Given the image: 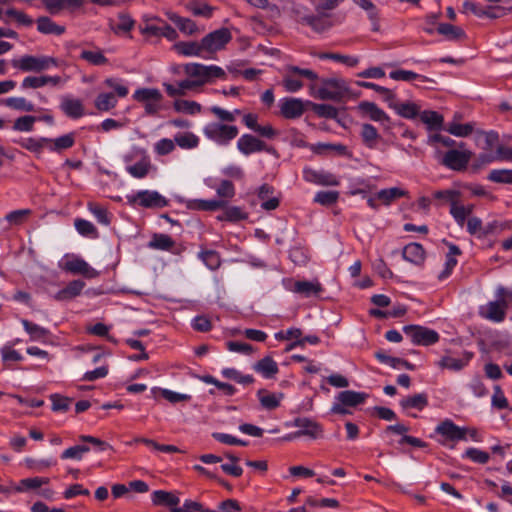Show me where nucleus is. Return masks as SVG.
Listing matches in <instances>:
<instances>
[{"instance_id": "1", "label": "nucleus", "mask_w": 512, "mask_h": 512, "mask_svg": "<svg viewBox=\"0 0 512 512\" xmlns=\"http://www.w3.org/2000/svg\"><path fill=\"white\" fill-rule=\"evenodd\" d=\"M183 71L187 76L184 84L190 90H196L207 83H211L214 79H225V71L217 65H204L200 63H188L183 67Z\"/></svg>"}, {"instance_id": "2", "label": "nucleus", "mask_w": 512, "mask_h": 512, "mask_svg": "<svg viewBox=\"0 0 512 512\" xmlns=\"http://www.w3.org/2000/svg\"><path fill=\"white\" fill-rule=\"evenodd\" d=\"M310 84V94L320 100L342 101L350 93L348 82L341 77H329L319 79Z\"/></svg>"}, {"instance_id": "3", "label": "nucleus", "mask_w": 512, "mask_h": 512, "mask_svg": "<svg viewBox=\"0 0 512 512\" xmlns=\"http://www.w3.org/2000/svg\"><path fill=\"white\" fill-rule=\"evenodd\" d=\"M239 133L238 127L222 122H211L204 126L203 134L218 145H228Z\"/></svg>"}, {"instance_id": "4", "label": "nucleus", "mask_w": 512, "mask_h": 512, "mask_svg": "<svg viewBox=\"0 0 512 512\" xmlns=\"http://www.w3.org/2000/svg\"><path fill=\"white\" fill-rule=\"evenodd\" d=\"M11 64L23 72H41L51 66H57V61L49 56L24 55L19 59H13Z\"/></svg>"}, {"instance_id": "5", "label": "nucleus", "mask_w": 512, "mask_h": 512, "mask_svg": "<svg viewBox=\"0 0 512 512\" xmlns=\"http://www.w3.org/2000/svg\"><path fill=\"white\" fill-rule=\"evenodd\" d=\"M133 99L143 104L147 115L154 116L162 109L163 95L156 88H139L134 92Z\"/></svg>"}, {"instance_id": "6", "label": "nucleus", "mask_w": 512, "mask_h": 512, "mask_svg": "<svg viewBox=\"0 0 512 512\" xmlns=\"http://www.w3.org/2000/svg\"><path fill=\"white\" fill-rule=\"evenodd\" d=\"M231 39V32L227 28H220L203 37L201 45L207 59L211 58L217 51L224 49Z\"/></svg>"}, {"instance_id": "7", "label": "nucleus", "mask_w": 512, "mask_h": 512, "mask_svg": "<svg viewBox=\"0 0 512 512\" xmlns=\"http://www.w3.org/2000/svg\"><path fill=\"white\" fill-rule=\"evenodd\" d=\"M296 76L307 78L312 82L318 80V74L311 69L289 66L282 80V85L287 92L295 93L303 88V82Z\"/></svg>"}, {"instance_id": "8", "label": "nucleus", "mask_w": 512, "mask_h": 512, "mask_svg": "<svg viewBox=\"0 0 512 512\" xmlns=\"http://www.w3.org/2000/svg\"><path fill=\"white\" fill-rule=\"evenodd\" d=\"M127 202L132 206L143 208H164L168 200L157 191L141 190L127 196Z\"/></svg>"}, {"instance_id": "9", "label": "nucleus", "mask_w": 512, "mask_h": 512, "mask_svg": "<svg viewBox=\"0 0 512 512\" xmlns=\"http://www.w3.org/2000/svg\"><path fill=\"white\" fill-rule=\"evenodd\" d=\"M403 332L410 338L414 345L430 346L439 341L437 331L420 325H407L403 327Z\"/></svg>"}, {"instance_id": "10", "label": "nucleus", "mask_w": 512, "mask_h": 512, "mask_svg": "<svg viewBox=\"0 0 512 512\" xmlns=\"http://www.w3.org/2000/svg\"><path fill=\"white\" fill-rule=\"evenodd\" d=\"M471 156L472 153L469 150L450 149L442 155L439 161L451 170L462 171L466 169Z\"/></svg>"}, {"instance_id": "11", "label": "nucleus", "mask_w": 512, "mask_h": 512, "mask_svg": "<svg viewBox=\"0 0 512 512\" xmlns=\"http://www.w3.org/2000/svg\"><path fill=\"white\" fill-rule=\"evenodd\" d=\"M296 15L301 24L311 27L317 33L325 32L333 26L329 12L301 15L297 9Z\"/></svg>"}, {"instance_id": "12", "label": "nucleus", "mask_w": 512, "mask_h": 512, "mask_svg": "<svg viewBox=\"0 0 512 512\" xmlns=\"http://www.w3.org/2000/svg\"><path fill=\"white\" fill-rule=\"evenodd\" d=\"M303 178L306 182L313 183L321 186H338L340 184L339 178L326 170H316L311 167L303 169Z\"/></svg>"}, {"instance_id": "13", "label": "nucleus", "mask_w": 512, "mask_h": 512, "mask_svg": "<svg viewBox=\"0 0 512 512\" xmlns=\"http://www.w3.org/2000/svg\"><path fill=\"white\" fill-rule=\"evenodd\" d=\"M293 425L295 427H298L299 430L294 432L292 435H290L288 437V439L297 438V437H301V436H308L312 439H317V438L322 437V435H323L322 426L310 418H306V417L296 418L294 420Z\"/></svg>"}, {"instance_id": "14", "label": "nucleus", "mask_w": 512, "mask_h": 512, "mask_svg": "<svg viewBox=\"0 0 512 512\" xmlns=\"http://www.w3.org/2000/svg\"><path fill=\"white\" fill-rule=\"evenodd\" d=\"M238 150L244 155H250L255 152L266 151L274 153V148L268 146L264 141L251 134H243L237 141Z\"/></svg>"}, {"instance_id": "15", "label": "nucleus", "mask_w": 512, "mask_h": 512, "mask_svg": "<svg viewBox=\"0 0 512 512\" xmlns=\"http://www.w3.org/2000/svg\"><path fill=\"white\" fill-rule=\"evenodd\" d=\"M435 432L443 437L440 442L446 444L447 442H456L466 439L465 429L457 426L453 421L446 419L437 425Z\"/></svg>"}, {"instance_id": "16", "label": "nucleus", "mask_w": 512, "mask_h": 512, "mask_svg": "<svg viewBox=\"0 0 512 512\" xmlns=\"http://www.w3.org/2000/svg\"><path fill=\"white\" fill-rule=\"evenodd\" d=\"M61 111L69 118L78 119L85 115V107L82 100L65 95L60 102Z\"/></svg>"}, {"instance_id": "17", "label": "nucleus", "mask_w": 512, "mask_h": 512, "mask_svg": "<svg viewBox=\"0 0 512 512\" xmlns=\"http://www.w3.org/2000/svg\"><path fill=\"white\" fill-rule=\"evenodd\" d=\"M304 111V103L299 98H283L280 100V113L286 119L299 118Z\"/></svg>"}, {"instance_id": "18", "label": "nucleus", "mask_w": 512, "mask_h": 512, "mask_svg": "<svg viewBox=\"0 0 512 512\" xmlns=\"http://www.w3.org/2000/svg\"><path fill=\"white\" fill-rule=\"evenodd\" d=\"M63 269L72 274L83 275L89 279L96 278L99 275V273L82 258H73L67 260Z\"/></svg>"}, {"instance_id": "19", "label": "nucleus", "mask_w": 512, "mask_h": 512, "mask_svg": "<svg viewBox=\"0 0 512 512\" xmlns=\"http://www.w3.org/2000/svg\"><path fill=\"white\" fill-rule=\"evenodd\" d=\"M43 6L51 15H58L63 10L74 11L80 8L84 0H42Z\"/></svg>"}, {"instance_id": "20", "label": "nucleus", "mask_w": 512, "mask_h": 512, "mask_svg": "<svg viewBox=\"0 0 512 512\" xmlns=\"http://www.w3.org/2000/svg\"><path fill=\"white\" fill-rule=\"evenodd\" d=\"M174 49L178 54L183 56H197L207 59V55L204 54L202 49L201 41H181L174 45Z\"/></svg>"}, {"instance_id": "21", "label": "nucleus", "mask_w": 512, "mask_h": 512, "mask_svg": "<svg viewBox=\"0 0 512 512\" xmlns=\"http://www.w3.org/2000/svg\"><path fill=\"white\" fill-rule=\"evenodd\" d=\"M358 109L363 115L367 116L372 121L385 122L389 120L388 115L373 102H360Z\"/></svg>"}, {"instance_id": "22", "label": "nucleus", "mask_w": 512, "mask_h": 512, "mask_svg": "<svg viewBox=\"0 0 512 512\" xmlns=\"http://www.w3.org/2000/svg\"><path fill=\"white\" fill-rule=\"evenodd\" d=\"M289 290L304 297H310L319 294L323 289L318 281H295Z\"/></svg>"}, {"instance_id": "23", "label": "nucleus", "mask_w": 512, "mask_h": 512, "mask_svg": "<svg viewBox=\"0 0 512 512\" xmlns=\"http://www.w3.org/2000/svg\"><path fill=\"white\" fill-rule=\"evenodd\" d=\"M37 30L44 35H62L65 32V27L58 25L48 16H40L36 20Z\"/></svg>"}, {"instance_id": "24", "label": "nucleus", "mask_w": 512, "mask_h": 512, "mask_svg": "<svg viewBox=\"0 0 512 512\" xmlns=\"http://www.w3.org/2000/svg\"><path fill=\"white\" fill-rule=\"evenodd\" d=\"M85 283L82 280H73L65 288L59 290L54 299L57 301L71 300L81 294Z\"/></svg>"}, {"instance_id": "25", "label": "nucleus", "mask_w": 512, "mask_h": 512, "mask_svg": "<svg viewBox=\"0 0 512 512\" xmlns=\"http://www.w3.org/2000/svg\"><path fill=\"white\" fill-rule=\"evenodd\" d=\"M152 502L155 505H167L172 512H175L180 504V498L171 492L156 490L152 493Z\"/></svg>"}, {"instance_id": "26", "label": "nucleus", "mask_w": 512, "mask_h": 512, "mask_svg": "<svg viewBox=\"0 0 512 512\" xmlns=\"http://www.w3.org/2000/svg\"><path fill=\"white\" fill-rule=\"evenodd\" d=\"M472 356H473V354L469 353V352L465 353V358H463V359H457V358H453L450 356H443L437 362V365H438V367H440L442 369H449L451 371L457 372V371L462 370L464 367H466L468 365Z\"/></svg>"}, {"instance_id": "27", "label": "nucleus", "mask_w": 512, "mask_h": 512, "mask_svg": "<svg viewBox=\"0 0 512 512\" xmlns=\"http://www.w3.org/2000/svg\"><path fill=\"white\" fill-rule=\"evenodd\" d=\"M253 369L266 379L273 378L279 371L277 363L270 356L257 361L253 365Z\"/></svg>"}, {"instance_id": "28", "label": "nucleus", "mask_w": 512, "mask_h": 512, "mask_svg": "<svg viewBox=\"0 0 512 512\" xmlns=\"http://www.w3.org/2000/svg\"><path fill=\"white\" fill-rule=\"evenodd\" d=\"M402 255L406 261L418 265L425 259V250L419 243H409L404 247Z\"/></svg>"}, {"instance_id": "29", "label": "nucleus", "mask_w": 512, "mask_h": 512, "mask_svg": "<svg viewBox=\"0 0 512 512\" xmlns=\"http://www.w3.org/2000/svg\"><path fill=\"white\" fill-rule=\"evenodd\" d=\"M368 394L353 390H345L338 394L337 400L348 407H355L365 402Z\"/></svg>"}, {"instance_id": "30", "label": "nucleus", "mask_w": 512, "mask_h": 512, "mask_svg": "<svg viewBox=\"0 0 512 512\" xmlns=\"http://www.w3.org/2000/svg\"><path fill=\"white\" fill-rule=\"evenodd\" d=\"M472 211L473 205H463L456 200H452L450 205V214L453 216L459 226H464L466 219L470 216Z\"/></svg>"}, {"instance_id": "31", "label": "nucleus", "mask_w": 512, "mask_h": 512, "mask_svg": "<svg viewBox=\"0 0 512 512\" xmlns=\"http://www.w3.org/2000/svg\"><path fill=\"white\" fill-rule=\"evenodd\" d=\"M260 404L267 410H273L280 406L283 399V393H270L267 390L260 389L257 393Z\"/></svg>"}, {"instance_id": "32", "label": "nucleus", "mask_w": 512, "mask_h": 512, "mask_svg": "<svg viewBox=\"0 0 512 512\" xmlns=\"http://www.w3.org/2000/svg\"><path fill=\"white\" fill-rule=\"evenodd\" d=\"M167 15L169 20L172 21L182 33L193 35L198 32L197 25L193 20L181 17L176 13H168Z\"/></svg>"}, {"instance_id": "33", "label": "nucleus", "mask_w": 512, "mask_h": 512, "mask_svg": "<svg viewBox=\"0 0 512 512\" xmlns=\"http://www.w3.org/2000/svg\"><path fill=\"white\" fill-rule=\"evenodd\" d=\"M74 143V134L69 133L55 139L48 138L47 149L52 152H61L63 150L71 148L74 145Z\"/></svg>"}, {"instance_id": "34", "label": "nucleus", "mask_w": 512, "mask_h": 512, "mask_svg": "<svg viewBox=\"0 0 512 512\" xmlns=\"http://www.w3.org/2000/svg\"><path fill=\"white\" fill-rule=\"evenodd\" d=\"M505 311L506 308L500 302L491 301L485 306L482 315L489 320L501 322L505 318Z\"/></svg>"}, {"instance_id": "35", "label": "nucleus", "mask_w": 512, "mask_h": 512, "mask_svg": "<svg viewBox=\"0 0 512 512\" xmlns=\"http://www.w3.org/2000/svg\"><path fill=\"white\" fill-rule=\"evenodd\" d=\"M428 405V398L425 393H419L412 396H408L403 398L400 401V406L407 410V409H417V410H423Z\"/></svg>"}, {"instance_id": "36", "label": "nucleus", "mask_w": 512, "mask_h": 512, "mask_svg": "<svg viewBox=\"0 0 512 512\" xmlns=\"http://www.w3.org/2000/svg\"><path fill=\"white\" fill-rule=\"evenodd\" d=\"M437 31L439 34L445 36L451 41L463 40L466 38V33L462 28L448 23H440L437 27Z\"/></svg>"}, {"instance_id": "37", "label": "nucleus", "mask_w": 512, "mask_h": 512, "mask_svg": "<svg viewBox=\"0 0 512 512\" xmlns=\"http://www.w3.org/2000/svg\"><path fill=\"white\" fill-rule=\"evenodd\" d=\"M226 204L223 200H201V199H195L191 200L189 202L188 207L194 210L199 211H216L222 207H224Z\"/></svg>"}, {"instance_id": "38", "label": "nucleus", "mask_w": 512, "mask_h": 512, "mask_svg": "<svg viewBox=\"0 0 512 512\" xmlns=\"http://www.w3.org/2000/svg\"><path fill=\"white\" fill-rule=\"evenodd\" d=\"M175 242L167 234H154L148 243V247L155 250L169 251Z\"/></svg>"}, {"instance_id": "39", "label": "nucleus", "mask_w": 512, "mask_h": 512, "mask_svg": "<svg viewBox=\"0 0 512 512\" xmlns=\"http://www.w3.org/2000/svg\"><path fill=\"white\" fill-rule=\"evenodd\" d=\"M187 9L194 15L204 18H211L215 10L214 7L210 6L206 2L194 0L187 4Z\"/></svg>"}, {"instance_id": "40", "label": "nucleus", "mask_w": 512, "mask_h": 512, "mask_svg": "<svg viewBox=\"0 0 512 512\" xmlns=\"http://www.w3.org/2000/svg\"><path fill=\"white\" fill-rule=\"evenodd\" d=\"M3 104L11 109L24 112L35 111V106L32 102L24 97H9L3 101Z\"/></svg>"}, {"instance_id": "41", "label": "nucleus", "mask_w": 512, "mask_h": 512, "mask_svg": "<svg viewBox=\"0 0 512 512\" xmlns=\"http://www.w3.org/2000/svg\"><path fill=\"white\" fill-rule=\"evenodd\" d=\"M407 192L403 189L392 187L388 189H382L376 194V198L382 201L385 205H390L394 200L404 197Z\"/></svg>"}, {"instance_id": "42", "label": "nucleus", "mask_w": 512, "mask_h": 512, "mask_svg": "<svg viewBox=\"0 0 512 512\" xmlns=\"http://www.w3.org/2000/svg\"><path fill=\"white\" fill-rule=\"evenodd\" d=\"M174 141L182 149H194L199 145L198 136L192 132L177 133Z\"/></svg>"}, {"instance_id": "43", "label": "nucleus", "mask_w": 512, "mask_h": 512, "mask_svg": "<svg viewBox=\"0 0 512 512\" xmlns=\"http://www.w3.org/2000/svg\"><path fill=\"white\" fill-rule=\"evenodd\" d=\"M175 111L195 115L201 112V105L196 101L178 99L173 103Z\"/></svg>"}, {"instance_id": "44", "label": "nucleus", "mask_w": 512, "mask_h": 512, "mask_svg": "<svg viewBox=\"0 0 512 512\" xmlns=\"http://www.w3.org/2000/svg\"><path fill=\"white\" fill-rule=\"evenodd\" d=\"M389 105L394 108L400 116L407 119H413L419 114V106L412 102L400 104H393V102H390Z\"/></svg>"}, {"instance_id": "45", "label": "nucleus", "mask_w": 512, "mask_h": 512, "mask_svg": "<svg viewBox=\"0 0 512 512\" xmlns=\"http://www.w3.org/2000/svg\"><path fill=\"white\" fill-rule=\"evenodd\" d=\"M150 169H151L150 160L147 157H144L139 162L128 166L127 172L134 178L141 179L148 175Z\"/></svg>"}, {"instance_id": "46", "label": "nucleus", "mask_w": 512, "mask_h": 512, "mask_svg": "<svg viewBox=\"0 0 512 512\" xmlns=\"http://www.w3.org/2000/svg\"><path fill=\"white\" fill-rule=\"evenodd\" d=\"M361 137L368 148H375L379 133L373 125L365 123L361 127Z\"/></svg>"}, {"instance_id": "47", "label": "nucleus", "mask_w": 512, "mask_h": 512, "mask_svg": "<svg viewBox=\"0 0 512 512\" xmlns=\"http://www.w3.org/2000/svg\"><path fill=\"white\" fill-rule=\"evenodd\" d=\"M353 2L367 12L369 19L373 23V30L377 31L379 14L373 2L371 0H353Z\"/></svg>"}, {"instance_id": "48", "label": "nucleus", "mask_w": 512, "mask_h": 512, "mask_svg": "<svg viewBox=\"0 0 512 512\" xmlns=\"http://www.w3.org/2000/svg\"><path fill=\"white\" fill-rule=\"evenodd\" d=\"M198 257L211 270H216L221 265L220 255L214 250H201Z\"/></svg>"}, {"instance_id": "49", "label": "nucleus", "mask_w": 512, "mask_h": 512, "mask_svg": "<svg viewBox=\"0 0 512 512\" xmlns=\"http://www.w3.org/2000/svg\"><path fill=\"white\" fill-rule=\"evenodd\" d=\"M80 58L95 66H101L108 63V59L99 49L82 50L80 53Z\"/></svg>"}, {"instance_id": "50", "label": "nucleus", "mask_w": 512, "mask_h": 512, "mask_svg": "<svg viewBox=\"0 0 512 512\" xmlns=\"http://www.w3.org/2000/svg\"><path fill=\"white\" fill-rule=\"evenodd\" d=\"M117 105V99L113 93H101L95 99V107L99 111H109Z\"/></svg>"}, {"instance_id": "51", "label": "nucleus", "mask_w": 512, "mask_h": 512, "mask_svg": "<svg viewBox=\"0 0 512 512\" xmlns=\"http://www.w3.org/2000/svg\"><path fill=\"white\" fill-rule=\"evenodd\" d=\"M25 331L29 334L31 340H40L42 338H45L48 335V330L32 323L26 319H23L21 321Z\"/></svg>"}, {"instance_id": "52", "label": "nucleus", "mask_w": 512, "mask_h": 512, "mask_svg": "<svg viewBox=\"0 0 512 512\" xmlns=\"http://www.w3.org/2000/svg\"><path fill=\"white\" fill-rule=\"evenodd\" d=\"M357 85L363 88L372 89L375 92L382 95L384 101L390 103L395 100V94L392 92V90L380 86L378 84L372 83V82H366V81H358Z\"/></svg>"}, {"instance_id": "53", "label": "nucleus", "mask_w": 512, "mask_h": 512, "mask_svg": "<svg viewBox=\"0 0 512 512\" xmlns=\"http://www.w3.org/2000/svg\"><path fill=\"white\" fill-rule=\"evenodd\" d=\"M318 58L322 60L329 59L336 62H340L347 65L348 67H355L359 63L358 58L348 55H342L339 53H320L318 54Z\"/></svg>"}, {"instance_id": "54", "label": "nucleus", "mask_w": 512, "mask_h": 512, "mask_svg": "<svg viewBox=\"0 0 512 512\" xmlns=\"http://www.w3.org/2000/svg\"><path fill=\"white\" fill-rule=\"evenodd\" d=\"M248 215L245 213L240 207L231 206L228 207L222 215H219L217 218L221 221H230L237 222L240 220L247 219Z\"/></svg>"}, {"instance_id": "55", "label": "nucleus", "mask_w": 512, "mask_h": 512, "mask_svg": "<svg viewBox=\"0 0 512 512\" xmlns=\"http://www.w3.org/2000/svg\"><path fill=\"white\" fill-rule=\"evenodd\" d=\"M420 118L428 126V129H439L443 124V116L435 111H423Z\"/></svg>"}, {"instance_id": "56", "label": "nucleus", "mask_w": 512, "mask_h": 512, "mask_svg": "<svg viewBox=\"0 0 512 512\" xmlns=\"http://www.w3.org/2000/svg\"><path fill=\"white\" fill-rule=\"evenodd\" d=\"M75 228L79 234L85 237L97 238L98 231L96 227L85 219H76L74 222Z\"/></svg>"}, {"instance_id": "57", "label": "nucleus", "mask_w": 512, "mask_h": 512, "mask_svg": "<svg viewBox=\"0 0 512 512\" xmlns=\"http://www.w3.org/2000/svg\"><path fill=\"white\" fill-rule=\"evenodd\" d=\"M487 178L494 183L512 184V170L493 169L489 172Z\"/></svg>"}, {"instance_id": "58", "label": "nucleus", "mask_w": 512, "mask_h": 512, "mask_svg": "<svg viewBox=\"0 0 512 512\" xmlns=\"http://www.w3.org/2000/svg\"><path fill=\"white\" fill-rule=\"evenodd\" d=\"M310 149L317 154L323 153L325 150H332L337 152L340 155H347L348 150L347 147L343 144H333V143H317L310 146Z\"/></svg>"}, {"instance_id": "59", "label": "nucleus", "mask_w": 512, "mask_h": 512, "mask_svg": "<svg viewBox=\"0 0 512 512\" xmlns=\"http://www.w3.org/2000/svg\"><path fill=\"white\" fill-rule=\"evenodd\" d=\"M389 76L396 81H412L414 79H421L423 82L430 81L428 77L409 70H395L390 72Z\"/></svg>"}, {"instance_id": "60", "label": "nucleus", "mask_w": 512, "mask_h": 512, "mask_svg": "<svg viewBox=\"0 0 512 512\" xmlns=\"http://www.w3.org/2000/svg\"><path fill=\"white\" fill-rule=\"evenodd\" d=\"M5 14L13 18L19 26L28 28L34 24V20L23 11L9 8L6 10Z\"/></svg>"}, {"instance_id": "61", "label": "nucleus", "mask_w": 512, "mask_h": 512, "mask_svg": "<svg viewBox=\"0 0 512 512\" xmlns=\"http://www.w3.org/2000/svg\"><path fill=\"white\" fill-rule=\"evenodd\" d=\"M446 131L456 137H466L473 132V125L470 123L459 124L454 121L448 124Z\"/></svg>"}, {"instance_id": "62", "label": "nucleus", "mask_w": 512, "mask_h": 512, "mask_svg": "<svg viewBox=\"0 0 512 512\" xmlns=\"http://www.w3.org/2000/svg\"><path fill=\"white\" fill-rule=\"evenodd\" d=\"M338 198V191H319L314 197V202L323 206H331L337 202Z\"/></svg>"}, {"instance_id": "63", "label": "nucleus", "mask_w": 512, "mask_h": 512, "mask_svg": "<svg viewBox=\"0 0 512 512\" xmlns=\"http://www.w3.org/2000/svg\"><path fill=\"white\" fill-rule=\"evenodd\" d=\"M90 451V448L85 445H75L67 448L61 454V459H76L81 460L83 455Z\"/></svg>"}, {"instance_id": "64", "label": "nucleus", "mask_w": 512, "mask_h": 512, "mask_svg": "<svg viewBox=\"0 0 512 512\" xmlns=\"http://www.w3.org/2000/svg\"><path fill=\"white\" fill-rule=\"evenodd\" d=\"M175 512H216V511L211 510V509H206V508H204V506L201 503L187 499L184 501V503L181 507L178 506V508L175 509Z\"/></svg>"}]
</instances>
